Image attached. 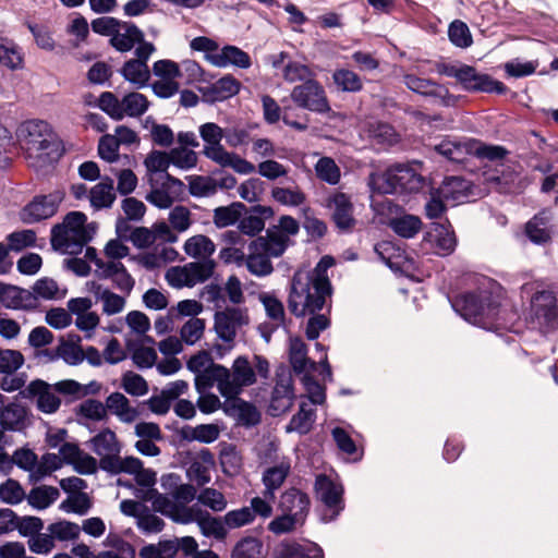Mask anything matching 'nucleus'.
I'll return each mask as SVG.
<instances>
[{"mask_svg": "<svg viewBox=\"0 0 558 558\" xmlns=\"http://www.w3.org/2000/svg\"><path fill=\"white\" fill-rule=\"evenodd\" d=\"M325 206L330 210L332 219L339 229L350 230L354 227V208L348 194L339 191L332 192L327 196Z\"/></svg>", "mask_w": 558, "mask_h": 558, "instance_id": "nucleus-17", "label": "nucleus"}, {"mask_svg": "<svg viewBox=\"0 0 558 558\" xmlns=\"http://www.w3.org/2000/svg\"><path fill=\"white\" fill-rule=\"evenodd\" d=\"M63 199V193L57 191L49 195L37 196L21 211L25 223H34L53 216Z\"/></svg>", "mask_w": 558, "mask_h": 558, "instance_id": "nucleus-16", "label": "nucleus"}, {"mask_svg": "<svg viewBox=\"0 0 558 558\" xmlns=\"http://www.w3.org/2000/svg\"><path fill=\"white\" fill-rule=\"evenodd\" d=\"M12 463L16 464L20 469L28 473V480L36 483L38 468V457L31 449H17L12 456Z\"/></svg>", "mask_w": 558, "mask_h": 558, "instance_id": "nucleus-55", "label": "nucleus"}, {"mask_svg": "<svg viewBox=\"0 0 558 558\" xmlns=\"http://www.w3.org/2000/svg\"><path fill=\"white\" fill-rule=\"evenodd\" d=\"M315 421V412L312 405L307 402H302L299 412L292 416L289 425L287 426L288 432H298L300 434H306L312 428Z\"/></svg>", "mask_w": 558, "mask_h": 558, "instance_id": "nucleus-43", "label": "nucleus"}, {"mask_svg": "<svg viewBox=\"0 0 558 558\" xmlns=\"http://www.w3.org/2000/svg\"><path fill=\"white\" fill-rule=\"evenodd\" d=\"M263 544L255 537L241 539L232 551V558H264Z\"/></svg>", "mask_w": 558, "mask_h": 558, "instance_id": "nucleus-61", "label": "nucleus"}, {"mask_svg": "<svg viewBox=\"0 0 558 558\" xmlns=\"http://www.w3.org/2000/svg\"><path fill=\"white\" fill-rule=\"evenodd\" d=\"M314 170L317 179L329 185H337L341 180V169L331 157H320Z\"/></svg>", "mask_w": 558, "mask_h": 558, "instance_id": "nucleus-39", "label": "nucleus"}, {"mask_svg": "<svg viewBox=\"0 0 558 558\" xmlns=\"http://www.w3.org/2000/svg\"><path fill=\"white\" fill-rule=\"evenodd\" d=\"M444 73L454 77L466 90L502 94L507 89L501 82L495 81L486 74H480L469 65H450L445 68Z\"/></svg>", "mask_w": 558, "mask_h": 558, "instance_id": "nucleus-13", "label": "nucleus"}, {"mask_svg": "<svg viewBox=\"0 0 558 558\" xmlns=\"http://www.w3.org/2000/svg\"><path fill=\"white\" fill-rule=\"evenodd\" d=\"M291 469L290 460L281 458L276 465L265 470L263 483L265 485L264 495L269 499L275 498V492L283 484Z\"/></svg>", "mask_w": 558, "mask_h": 558, "instance_id": "nucleus-30", "label": "nucleus"}, {"mask_svg": "<svg viewBox=\"0 0 558 558\" xmlns=\"http://www.w3.org/2000/svg\"><path fill=\"white\" fill-rule=\"evenodd\" d=\"M435 150L450 161L462 162L470 148L464 143L445 138L435 146Z\"/></svg>", "mask_w": 558, "mask_h": 558, "instance_id": "nucleus-45", "label": "nucleus"}, {"mask_svg": "<svg viewBox=\"0 0 558 558\" xmlns=\"http://www.w3.org/2000/svg\"><path fill=\"white\" fill-rule=\"evenodd\" d=\"M452 307L466 322L487 330H497L500 323L499 302L492 291L481 290L454 300Z\"/></svg>", "mask_w": 558, "mask_h": 558, "instance_id": "nucleus-3", "label": "nucleus"}, {"mask_svg": "<svg viewBox=\"0 0 558 558\" xmlns=\"http://www.w3.org/2000/svg\"><path fill=\"white\" fill-rule=\"evenodd\" d=\"M196 498V505L207 507L214 512L223 511L228 505L225 495L218 489L211 487L202 489Z\"/></svg>", "mask_w": 558, "mask_h": 558, "instance_id": "nucleus-58", "label": "nucleus"}, {"mask_svg": "<svg viewBox=\"0 0 558 558\" xmlns=\"http://www.w3.org/2000/svg\"><path fill=\"white\" fill-rule=\"evenodd\" d=\"M289 357L292 368L298 374L313 373L317 363L307 357L306 344L300 338H290Z\"/></svg>", "mask_w": 558, "mask_h": 558, "instance_id": "nucleus-31", "label": "nucleus"}, {"mask_svg": "<svg viewBox=\"0 0 558 558\" xmlns=\"http://www.w3.org/2000/svg\"><path fill=\"white\" fill-rule=\"evenodd\" d=\"M526 235L529 239L536 243L543 244L550 240V229L547 225V217L543 218L534 217L526 223L525 228Z\"/></svg>", "mask_w": 558, "mask_h": 558, "instance_id": "nucleus-62", "label": "nucleus"}, {"mask_svg": "<svg viewBox=\"0 0 558 558\" xmlns=\"http://www.w3.org/2000/svg\"><path fill=\"white\" fill-rule=\"evenodd\" d=\"M199 136L204 141L203 154L206 158L223 168H231L240 174H251L256 168L248 160L235 153L228 151L221 144L226 131L214 122H207L199 126Z\"/></svg>", "mask_w": 558, "mask_h": 558, "instance_id": "nucleus-7", "label": "nucleus"}, {"mask_svg": "<svg viewBox=\"0 0 558 558\" xmlns=\"http://www.w3.org/2000/svg\"><path fill=\"white\" fill-rule=\"evenodd\" d=\"M293 399L291 375L289 373L278 374L269 407L271 414L279 415L288 411L293 403Z\"/></svg>", "mask_w": 558, "mask_h": 558, "instance_id": "nucleus-20", "label": "nucleus"}, {"mask_svg": "<svg viewBox=\"0 0 558 558\" xmlns=\"http://www.w3.org/2000/svg\"><path fill=\"white\" fill-rule=\"evenodd\" d=\"M189 192L195 197H208L217 193L218 184L209 177L191 175L187 178Z\"/></svg>", "mask_w": 558, "mask_h": 558, "instance_id": "nucleus-54", "label": "nucleus"}, {"mask_svg": "<svg viewBox=\"0 0 558 558\" xmlns=\"http://www.w3.org/2000/svg\"><path fill=\"white\" fill-rule=\"evenodd\" d=\"M60 497L59 489L53 486L41 485L34 487L27 495L28 504L37 509L44 510L50 507Z\"/></svg>", "mask_w": 558, "mask_h": 558, "instance_id": "nucleus-38", "label": "nucleus"}, {"mask_svg": "<svg viewBox=\"0 0 558 558\" xmlns=\"http://www.w3.org/2000/svg\"><path fill=\"white\" fill-rule=\"evenodd\" d=\"M93 451L100 457L99 465L105 470L108 460L113 461L121 451L117 435L110 429H104L90 439Z\"/></svg>", "mask_w": 558, "mask_h": 558, "instance_id": "nucleus-23", "label": "nucleus"}, {"mask_svg": "<svg viewBox=\"0 0 558 558\" xmlns=\"http://www.w3.org/2000/svg\"><path fill=\"white\" fill-rule=\"evenodd\" d=\"M367 133L378 144L392 145L398 141V135L393 128L384 122L375 121L368 123Z\"/></svg>", "mask_w": 558, "mask_h": 558, "instance_id": "nucleus-60", "label": "nucleus"}, {"mask_svg": "<svg viewBox=\"0 0 558 558\" xmlns=\"http://www.w3.org/2000/svg\"><path fill=\"white\" fill-rule=\"evenodd\" d=\"M423 184L424 179L420 174L416 163H396L384 172L372 173L368 178L371 190L383 194L417 192Z\"/></svg>", "mask_w": 558, "mask_h": 558, "instance_id": "nucleus-8", "label": "nucleus"}, {"mask_svg": "<svg viewBox=\"0 0 558 558\" xmlns=\"http://www.w3.org/2000/svg\"><path fill=\"white\" fill-rule=\"evenodd\" d=\"M214 464L213 453L208 449H202L191 461L186 474L191 481L203 486L210 482V470Z\"/></svg>", "mask_w": 558, "mask_h": 558, "instance_id": "nucleus-27", "label": "nucleus"}, {"mask_svg": "<svg viewBox=\"0 0 558 558\" xmlns=\"http://www.w3.org/2000/svg\"><path fill=\"white\" fill-rule=\"evenodd\" d=\"M425 243L438 255H448L453 252L457 241L449 222H434L425 235Z\"/></svg>", "mask_w": 558, "mask_h": 558, "instance_id": "nucleus-19", "label": "nucleus"}, {"mask_svg": "<svg viewBox=\"0 0 558 558\" xmlns=\"http://www.w3.org/2000/svg\"><path fill=\"white\" fill-rule=\"evenodd\" d=\"M215 260L191 262L183 266H172L165 275L167 283L174 289L194 287L208 280L216 269Z\"/></svg>", "mask_w": 558, "mask_h": 558, "instance_id": "nucleus-10", "label": "nucleus"}, {"mask_svg": "<svg viewBox=\"0 0 558 558\" xmlns=\"http://www.w3.org/2000/svg\"><path fill=\"white\" fill-rule=\"evenodd\" d=\"M187 368L195 374V387L198 392L219 385L221 376L227 375V367L215 364L207 351H199L192 355L187 363Z\"/></svg>", "mask_w": 558, "mask_h": 558, "instance_id": "nucleus-12", "label": "nucleus"}, {"mask_svg": "<svg viewBox=\"0 0 558 558\" xmlns=\"http://www.w3.org/2000/svg\"><path fill=\"white\" fill-rule=\"evenodd\" d=\"M143 466V463L140 459L134 457H125L120 458L119 456L113 460H108L106 462L105 471L118 474V473H128L131 475H135L140 469Z\"/></svg>", "mask_w": 558, "mask_h": 558, "instance_id": "nucleus-63", "label": "nucleus"}, {"mask_svg": "<svg viewBox=\"0 0 558 558\" xmlns=\"http://www.w3.org/2000/svg\"><path fill=\"white\" fill-rule=\"evenodd\" d=\"M0 64L17 70L23 66V54L21 49L12 41H0Z\"/></svg>", "mask_w": 558, "mask_h": 558, "instance_id": "nucleus-59", "label": "nucleus"}, {"mask_svg": "<svg viewBox=\"0 0 558 558\" xmlns=\"http://www.w3.org/2000/svg\"><path fill=\"white\" fill-rule=\"evenodd\" d=\"M231 404L240 424L253 426L259 422L260 415L254 405L235 397L231 399Z\"/></svg>", "mask_w": 558, "mask_h": 558, "instance_id": "nucleus-56", "label": "nucleus"}, {"mask_svg": "<svg viewBox=\"0 0 558 558\" xmlns=\"http://www.w3.org/2000/svg\"><path fill=\"white\" fill-rule=\"evenodd\" d=\"M90 206L96 209L110 208L116 201L113 181L108 179L106 182H99L88 192Z\"/></svg>", "mask_w": 558, "mask_h": 558, "instance_id": "nucleus-35", "label": "nucleus"}, {"mask_svg": "<svg viewBox=\"0 0 558 558\" xmlns=\"http://www.w3.org/2000/svg\"><path fill=\"white\" fill-rule=\"evenodd\" d=\"M335 264L331 256H324L313 270L299 269L291 282L288 306L295 316L320 311L331 296L328 269Z\"/></svg>", "mask_w": 558, "mask_h": 558, "instance_id": "nucleus-1", "label": "nucleus"}, {"mask_svg": "<svg viewBox=\"0 0 558 558\" xmlns=\"http://www.w3.org/2000/svg\"><path fill=\"white\" fill-rule=\"evenodd\" d=\"M333 82L342 92L356 93L363 87L361 77L348 69H339L333 72Z\"/></svg>", "mask_w": 558, "mask_h": 558, "instance_id": "nucleus-57", "label": "nucleus"}, {"mask_svg": "<svg viewBox=\"0 0 558 558\" xmlns=\"http://www.w3.org/2000/svg\"><path fill=\"white\" fill-rule=\"evenodd\" d=\"M26 417V411L19 404H10L3 407L0 412V426L2 430L7 429H19L23 426Z\"/></svg>", "mask_w": 558, "mask_h": 558, "instance_id": "nucleus-52", "label": "nucleus"}, {"mask_svg": "<svg viewBox=\"0 0 558 558\" xmlns=\"http://www.w3.org/2000/svg\"><path fill=\"white\" fill-rule=\"evenodd\" d=\"M220 429L216 424H201L182 428L181 436L186 441L211 444L219 438Z\"/></svg>", "mask_w": 558, "mask_h": 558, "instance_id": "nucleus-36", "label": "nucleus"}, {"mask_svg": "<svg viewBox=\"0 0 558 558\" xmlns=\"http://www.w3.org/2000/svg\"><path fill=\"white\" fill-rule=\"evenodd\" d=\"M206 60L217 68L233 65L240 69H248L252 65L248 53L231 45H227L210 56H207Z\"/></svg>", "mask_w": 558, "mask_h": 558, "instance_id": "nucleus-24", "label": "nucleus"}, {"mask_svg": "<svg viewBox=\"0 0 558 558\" xmlns=\"http://www.w3.org/2000/svg\"><path fill=\"white\" fill-rule=\"evenodd\" d=\"M243 205L233 203L214 209L213 220L217 228H226L234 225L241 217Z\"/></svg>", "mask_w": 558, "mask_h": 558, "instance_id": "nucleus-50", "label": "nucleus"}, {"mask_svg": "<svg viewBox=\"0 0 558 558\" xmlns=\"http://www.w3.org/2000/svg\"><path fill=\"white\" fill-rule=\"evenodd\" d=\"M291 99L299 107L311 111L326 112L329 110L325 90L315 80H308L295 86L291 92Z\"/></svg>", "mask_w": 558, "mask_h": 558, "instance_id": "nucleus-14", "label": "nucleus"}, {"mask_svg": "<svg viewBox=\"0 0 558 558\" xmlns=\"http://www.w3.org/2000/svg\"><path fill=\"white\" fill-rule=\"evenodd\" d=\"M36 240V233L31 229L15 231L7 236L8 246L13 252H21L35 246Z\"/></svg>", "mask_w": 558, "mask_h": 558, "instance_id": "nucleus-64", "label": "nucleus"}, {"mask_svg": "<svg viewBox=\"0 0 558 558\" xmlns=\"http://www.w3.org/2000/svg\"><path fill=\"white\" fill-rule=\"evenodd\" d=\"M389 226L399 236L410 239L421 230L422 221L414 215H401L392 218Z\"/></svg>", "mask_w": 558, "mask_h": 558, "instance_id": "nucleus-44", "label": "nucleus"}, {"mask_svg": "<svg viewBox=\"0 0 558 558\" xmlns=\"http://www.w3.org/2000/svg\"><path fill=\"white\" fill-rule=\"evenodd\" d=\"M87 217L81 211L69 213L61 225L51 231V245L62 254L76 255L93 239L95 223H86Z\"/></svg>", "mask_w": 558, "mask_h": 558, "instance_id": "nucleus-4", "label": "nucleus"}, {"mask_svg": "<svg viewBox=\"0 0 558 558\" xmlns=\"http://www.w3.org/2000/svg\"><path fill=\"white\" fill-rule=\"evenodd\" d=\"M16 138L31 166L37 167L49 160L54 142L47 122L28 120L21 123L16 130Z\"/></svg>", "mask_w": 558, "mask_h": 558, "instance_id": "nucleus-6", "label": "nucleus"}, {"mask_svg": "<svg viewBox=\"0 0 558 558\" xmlns=\"http://www.w3.org/2000/svg\"><path fill=\"white\" fill-rule=\"evenodd\" d=\"M275 202L287 207H299L306 202V195L299 186H275L271 190Z\"/></svg>", "mask_w": 558, "mask_h": 558, "instance_id": "nucleus-41", "label": "nucleus"}, {"mask_svg": "<svg viewBox=\"0 0 558 558\" xmlns=\"http://www.w3.org/2000/svg\"><path fill=\"white\" fill-rule=\"evenodd\" d=\"M166 183H162L160 187H154L146 196V201L160 209L170 208L174 202V197L170 194L167 189V184L181 186L182 182L179 179L166 174Z\"/></svg>", "mask_w": 558, "mask_h": 558, "instance_id": "nucleus-42", "label": "nucleus"}, {"mask_svg": "<svg viewBox=\"0 0 558 558\" xmlns=\"http://www.w3.org/2000/svg\"><path fill=\"white\" fill-rule=\"evenodd\" d=\"M315 489L318 498L325 504L328 510L332 513L325 521L333 520L343 509L342 494L343 487L341 484L331 481L326 475H318L315 482Z\"/></svg>", "mask_w": 558, "mask_h": 558, "instance_id": "nucleus-18", "label": "nucleus"}, {"mask_svg": "<svg viewBox=\"0 0 558 558\" xmlns=\"http://www.w3.org/2000/svg\"><path fill=\"white\" fill-rule=\"evenodd\" d=\"M184 253L197 262L214 260L211 256L216 251V245L211 239L204 234L190 236L183 245Z\"/></svg>", "mask_w": 558, "mask_h": 558, "instance_id": "nucleus-32", "label": "nucleus"}, {"mask_svg": "<svg viewBox=\"0 0 558 558\" xmlns=\"http://www.w3.org/2000/svg\"><path fill=\"white\" fill-rule=\"evenodd\" d=\"M278 558H324L323 549L315 543L282 544Z\"/></svg>", "mask_w": 558, "mask_h": 558, "instance_id": "nucleus-37", "label": "nucleus"}, {"mask_svg": "<svg viewBox=\"0 0 558 558\" xmlns=\"http://www.w3.org/2000/svg\"><path fill=\"white\" fill-rule=\"evenodd\" d=\"M143 40L142 31L132 23L121 22L111 37V45L119 51H130L135 44Z\"/></svg>", "mask_w": 558, "mask_h": 558, "instance_id": "nucleus-33", "label": "nucleus"}, {"mask_svg": "<svg viewBox=\"0 0 558 558\" xmlns=\"http://www.w3.org/2000/svg\"><path fill=\"white\" fill-rule=\"evenodd\" d=\"M439 194L450 206L465 202L472 195L471 184L460 177L447 178L439 186Z\"/></svg>", "mask_w": 558, "mask_h": 558, "instance_id": "nucleus-26", "label": "nucleus"}, {"mask_svg": "<svg viewBox=\"0 0 558 558\" xmlns=\"http://www.w3.org/2000/svg\"><path fill=\"white\" fill-rule=\"evenodd\" d=\"M278 507L281 512L292 517L295 514L298 519L305 522L310 511V498L301 490L290 488L281 495Z\"/></svg>", "mask_w": 558, "mask_h": 558, "instance_id": "nucleus-25", "label": "nucleus"}, {"mask_svg": "<svg viewBox=\"0 0 558 558\" xmlns=\"http://www.w3.org/2000/svg\"><path fill=\"white\" fill-rule=\"evenodd\" d=\"M250 323L246 308L226 307L216 312L214 316V329L217 338L220 339L226 350L230 351L235 343L238 332Z\"/></svg>", "mask_w": 558, "mask_h": 558, "instance_id": "nucleus-11", "label": "nucleus"}, {"mask_svg": "<svg viewBox=\"0 0 558 558\" xmlns=\"http://www.w3.org/2000/svg\"><path fill=\"white\" fill-rule=\"evenodd\" d=\"M220 464L227 475L234 476L243 466L241 453L233 445H226L220 451Z\"/></svg>", "mask_w": 558, "mask_h": 558, "instance_id": "nucleus-51", "label": "nucleus"}, {"mask_svg": "<svg viewBox=\"0 0 558 558\" xmlns=\"http://www.w3.org/2000/svg\"><path fill=\"white\" fill-rule=\"evenodd\" d=\"M122 75L136 87H143L149 81L150 71L144 60H130L122 68Z\"/></svg>", "mask_w": 558, "mask_h": 558, "instance_id": "nucleus-40", "label": "nucleus"}, {"mask_svg": "<svg viewBox=\"0 0 558 558\" xmlns=\"http://www.w3.org/2000/svg\"><path fill=\"white\" fill-rule=\"evenodd\" d=\"M403 83L409 89L423 96L432 97L444 105H449L451 96L448 89L427 78H422L415 74L407 73L403 75Z\"/></svg>", "mask_w": 558, "mask_h": 558, "instance_id": "nucleus-21", "label": "nucleus"}, {"mask_svg": "<svg viewBox=\"0 0 558 558\" xmlns=\"http://www.w3.org/2000/svg\"><path fill=\"white\" fill-rule=\"evenodd\" d=\"M149 107L147 98L140 93L133 92L122 98V119L128 117H141Z\"/></svg>", "mask_w": 558, "mask_h": 558, "instance_id": "nucleus-46", "label": "nucleus"}, {"mask_svg": "<svg viewBox=\"0 0 558 558\" xmlns=\"http://www.w3.org/2000/svg\"><path fill=\"white\" fill-rule=\"evenodd\" d=\"M26 392L27 396L37 398V408L44 413H54L60 408L61 400L56 389L44 380H33L26 387Z\"/></svg>", "mask_w": 558, "mask_h": 558, "instance_id": "nucleus-22", "label": "nucleus"}, {"mask_svg": "<svg viewBox=\"0 0 558 558\" xmlns=\"http://www.w3.org/2000/svg\"><path fill=\"white\" fill-rule=\"evenodd\" d=\"M47 531L53 536V541L69 542L78 538L81 526L77 523L60 520L48 525Z\"/></svg>", "mask_w": 558, "mask_h": 558, "instance_id": "nucleus-53", "label": "nucleus"}, {"mask_svg": "<svg viewBox=\"0 0 558 558\" xmlns=\"http://www.w3.org/2000/svg\"><path fill=\"white\" fill-rule=\"evenodd\" d=\"M32 294L25 289L0 282V303L7 308L21 310L31 305Z\"/></svg>", "mask_w": 558, "mask_h": 558, "instance_id": "nucleus-34", "label": "nucleus"}, {"mask_svg": "<svg viewBox=\"0 0 558 558\" xmlns=\"http://www.w3.org/2000/svg\"><path fill=\"white\" fill-rule=\"evenodd\" d=\"M168 222L177 233H184L193 226L194 217L186 206L177 205L169 211Z\"/></svg>", "mask_w": 558, "mask_h": 558, "instance_id": "nucleus-47", "label": "nucleus"}, {"mask_svg": "<svg viewBox=\"0 0 558 558\" xmlns=\"http://www.w3.org/2000/svg\"><path fill=\"white\" fill-rule=\"evenodd\" d=\"M284 251L286 240L281 235L259 236L250 243L245 258L246 268L254 276H267L274 270L270 258L281 256Z\"/></svg>", "mask_w": 558, "mask_h": 558, "instance_id": "nucleus-9", "label": "nucleus"}, {"mask_svg": "<svg viewBox=\"0 0 558 558\" xmlns=\"http://www.w3.org/2000/svg\"><path fill=\"white\" fill-rule=\"evenodd\" d=\"M153 500V508L156 512L169 518L172 522L187 525L196 523L202 535L223 541L228 535L225 518L211 515L199 505L185 506L173 502L167 495L151 490L147 496Z\"/></svg>", "mask_w": 558, "mask_h": 558, "instance_id": "nucleus-2", "label": "nucleus"}, {"mask_svg": "<svg viewBox=\"0 0 558 558\" xmlns=\"http://www.w3.org/2000/svg\"><path fill=\"white\" fill-rule=\"evenodd\" d=\"M531 315L539 327H558V307L551 291L542 290L534 293L531 299Z\"/></svg>", "mask_w": 558, "mask_h": 558, "instance_id": "nucleus-15", "label": "nucleus"}, {"mask_svg": "<svg viewBox=\"0 0 558 558\" xmlns=\"http://www.w3.org/2000/svg\"><path fill=\"white\" fill-rule=\"evenodd\" d=\"M88 292H90L97 301L102 302V312L107 315H114L123 311L125 306L124 298L111 292L101 284L90 281L86 283Z\"/></svg>", "mask_w": 558, "mask_h": 558, "instance_id": "nucleus-29", "label": "nucleus"}, {"mask_svg": "<svg viewBox=\"0 0 558 558\" xmlns=\"http://www.w3.org/2000/svg\"><path fill=\"white\" fill-rule=\"evenodd\" d=\"M267 378L269 375V363L260 356L254 355L252 361L246 356H238L231 369L227 368V375L219 379L218 390L227 399L236 397L243 387L256 383V376Z\"/></svg>", "mask_w": 558, "mask_h": 558, "instance_id": "nucleus-5", "label": "nucleus"}, {"mask_svg": "<svg viewBox=\"0 0 558 558\" xmlns=\"http://www.w3.org/2000/svg\"><path fill=\"white\" fill-rule=\"evenodd\" d=\"M107 413L114 415L120 422L131 424L136 421L138 411L121 392H112L106 399Z\"/></svg>", "mask_w": 558, "mask_h": 558, "instance_id": "nucleus-28", "label": "nucleus"}, {"mask_svg": "<svg viewBox=\"0 0 558 558\" xmlns=\"http://www.w3.org/2000/svg\"><path fill=\"white\" fill-rule=\"evenodd\" d=\"M206 322L203 318H189L181 327L180 339L187 345L198 342L205 332Z\"/></svg>", "mask_w": 558, "mask_h": 558, "instance_id": "nucleus-48", "label": "nucleus"}, {"mask_svg": "<svg viewBox=\"0 0 558 558\" xmlns=\"http://www.w3.org/2000/svg\"><path fill=\"white\" fill-rule=\"evenodd\" d=\"M36 298L44 300H60L66 294V289H61L57 281L51 278H40L33 286Z\"/></svg>", "mask_w": 558, "mask_h": 558, "instance_id": "nucleus-49", "label": "nucleus"}]
</instances>
